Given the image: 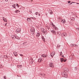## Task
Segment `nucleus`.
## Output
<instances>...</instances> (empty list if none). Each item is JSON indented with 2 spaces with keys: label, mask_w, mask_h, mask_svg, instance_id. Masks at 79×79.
<instances>
[{
  "label": "nucleus",
  "mask_w": 79,
  "mask_h": 79,
  "mask_svg": "<svg viewBox=\"0 0 79 79\" xmlns=\"http://www.w3.org/2000/svg\"><path fill=\"white\" fill-rule=\"evenodd\" d=\"M61 75L64 77H66V78L68 77V74L67 72H64L61 73Z\"/></svg>",
  "instance_id": "nucleus-1"
},
{
  "label": "nucleus",
  "mask_w": 79,
  "mask_h": 79,
  "mask_svg": "<svg viewBox=\"0 0 79 79\" xmlns=\"http://www.w3.org/2000/svg\"><path fill=\"white\" fill-rule=\"evenodd\" d=\"M30 31L31 33L33 34H34L35 33V29L33 27H31L30 29Z\"/></svg>",
  "instance_id": "nucleus-2"
},
{
  "label": "nucleus",
  "mask_w": 79,
  "mask_h": 79,
  "mask_svg": "<svg viewBox=\"0 0 79 79\" xmlns=\"http://www.w3.org/2000/svg\"><path fill=\"white\" fill-rule=\"evenodd\" d=\"M41 31L43 33H44V34H45V35H47V31H44V28H41Z\"/></svg>",
  "instance_id": "nucleus-3"
},
{
  "label": "nucleus",
  "mask_w": 79,
  "mask_h": 79,
  "mask_svg": "<svg viewBox=\"0 0 79 79\" xmlns=\"http://www.w3.org/2000/svg\"><path fill=\"white\" fill-rule=\"evenodd\" d=\"M41 56L43 58H47L48 56V55L47 54H43L41 55Z\"/></svg>",
  "instance_id": "nucleus-4"
},
{
  "label": "nucleus",
  "mask_w": 79,
  "mask_h": 79,
  "mask_svg": "<svg viewBox=\"0 0 79 79\" xmlns=\"http://www.w3.org/2000/svg\"><path fill=\"white\" fill-rule=\"evenodd\" d=\"M42 61H43V59L42 57H40L38 59V61L39 62V63H41V62H42Z\"/></svg>",
  "instance_id": "nucleus-5"
},
{
  "label": "nucleus",
  "mask_w": 79,
  "mask_h": 79,
  "mask_svg": "<svg viewBox=\"0 0 79 79\" xmlns=\"http://www.w3.org/2000/svg\"><path fill=\"white\" fill-rule=\"evenodd\" d=\"M52 27L54 28L55 30H58V28L57 27H56L55 25H53V24H52Z\"/></svg>",
  "instance_id": "nucleus-6"
},
{
  "label": "nucleus",
  "mask_w": 79,
  "mask_h": 79,
  "mask_svg": "<svg viewBox=\"0 0 79 79\" xmlns=\"http://www.w3.org/2000/svg\"><path fill=\"white\" fill-rule=\"evenodd\" d=\"M55 54V52H53L51 53L50 56L52 57H53V56H54Z\"/></svg>",
  "instance_id": "nucleus-7"
},
{
  "label": "nucleus",
  "mask_w": 79,
  "mask_h": 79,
  "mask_svg": "<svg viewBox=\"0 0 79 79\" xmlns=\"http://www.w3.org/2000/svg\"><path fill=\"white\" fill-rule=\"evenodd\" d=\"M51 32L52 33V34H54L56 35V31H55V30H51Z\"/></svg>",
  "instance_id": "nucleus-8"
},
{
  "label": "nucleus",
  "mask_w": 79,
  "mask_h": 79,
  "mask_svg": "<svg viewBox=\"0 0 79 79\" xmlns=\"http://www.w3.org/2000/svg\"><path fill=\"white\" fill-rule=\"evenodd\" d=\"M53 63H50V64H49V66H50V67H52H52H53Z\"/></svg>",
  "instance_id": "nucleus-9"
},
{
  "label": "nucleus",
  "mask_w": 79,
  "mask_h": 79,
  "mask_svg": "<svg viewBox=\"0 0 79 79\" xmlns=\"http://www.w3.org/2000/svg\"><path fill=\"white\" fill-rule=\"evenodd\" d=\"M20 31H21V29L19 28L17 29L16 31V32H20Z\"/></svg>",
  "instance_id": "nucleus-10"
},
{
  "label": "nucleus",
  "mask_w": 79,
  "mask_h": 79,
  "mask_svg": "<svg viewBox=\"0 0 79 79\" xmlns=\"http://www.w3.org/2000/svg\"><path fill=\"white\" fill-rule=\"evenodd\" d=\"M49 13L50 14V15H52V14H53V12L51 10H49Z\"/></svg>",
  "instance_id": "nucleus-11"
},
{
  "label": "nucleus",
  "mask_w": 79,
  "mask_h": 79,
  "mask_svg": "<svg viewBox=\"0 0 79 79\" xmlns=\"http://www.w3.org/2000/svg\"><path fill=\"white\" fill-rule=\"evenodd\" d=\"M63 35H64V37H66L67 36V34H66V33H64Z\"/></svg>",
  "instance_id": "nucleus-12"
},
{
  "label": "nucleus",
  "mask_w": 79,
  "mask_h": 79,
  "mask_svg": "<svg viewBox=\"0 0 79 79\" xmlns=\"http://www.w3.org/2000/svg\"><path fill=\"white\" fill-rule=\"evenodd\" d=\"M40 33H37V34H36V36L37 37H39V36H40Z\"/></svg>",
  "instance_id": "nucleus-13"
},
{
  "label": "nucleus",
  "mask_w": 79,
  "mask_h": 79,
  "mask_svg": "<svg viewBox=\"0 0 79 79\" xmlns=\"http://www.w3.org/2000/svg\"><path fill=\"white\" fill-rule=\"evenodd\" d=\"M69 71V70L68 69V68H65V71H64V72H68Z\"/></svg>",
  "instance_id": "nucleus-14"
},
{
  "label": "nucleus",
  "mask_w": 79,
  "mask_h": 79,
  "mask_svg": "<svg viewBox=\"0 0 79 79\" xmlns=\"http://www.w3.org/2000/svg\"><path fill=\"white\" fill-rule=\"evenodd\" d=\"M61 21L62 23L63 24H64V23H66V21H65V20L64 19L61 20Z\"/></svg>",
  "instance_id": "nucleus-15"
},
{
  "label": "nucleus",
  "mask_w": 79,
  "mask_h": 79,
  "mask_svg": "<svg viewBox=\"0 0 79 79\" xmlns=\"http://www.w3.org/2000/svg\"><path fill=\"white\" fill-rule=\"evenodd\" d=\"M60 61L61 63L63 62V61H64V59L63 58H61L60 59Z\"/></svg>",
  "instance_id": "nucleus-16"
},
{
  "label": "nucleus",
  "mask_w": 79,
  "mask_h": 79,
  "mask_svg": "<svg viewBox=\"0 0 79 79\" xmlns=\"http://www.w3.org/2000/svg\"><path fill=\"white\" fill-rule=\"evenodd\" d=\"M14 54L15 56H16L18 55V53L16 52H14Z\"/></svg>",
  "instance_id": "nucleus-17"
},
{
  "label": "nucleus",
  "mask_w": 79,
  "mask_h": 79,
  "mask_svg": "<svg viewBox=\"0 0 79 79\" xmlns=\"http://www.w3.org/2000/svg\"><path fill=\"white\" fill-rule=\"evenodd\" d=\"M42 39L43 40V41H45V38H44V36H42Z\"/></svg>",
  "instance_id": "nucleus-18"
},
{
  "label": "nucleus",
  "mask_w": 79,
  "mask_h": 79,
  "mask_svg": "<svg viewBox=\"0 0 79 79\" xmlns=\"http://www.w3.org/2000/svg\"><path fill=\"white\" fill-rule=\"evenodd\" d=\"M70 16H72V15H73L74 14L72 12H71L70 13H69Z\"/></svg>",
  "instance_id": "nucleus-19"
},
{
  "label": "nucleus",
  "mask_w": 79,
  "mask_h": 79,
  "mask_svg": "<svg viewBox=\"0 0 79 79\" xmlns=\"http://www.w3.org/2000/svg\"><path fill=\"white\" fill-rule=\"evenodd\" d=\"M15 6H16V4H14V5H12V6L13 8H15Z\"/></svg>",
  "instance_id": "nucleus-20"
},
{
  "label": "nucleus",
  "mask_w": 79,
  "mask_h": 79,
  "mask_svg": "<svg viewBox=\"0 0 79 79\" xmlns=\"http://www.w3.org/2000/svg\"><path fill=\"white\" fill-rule=\"evenodd\" d=\"M27 21H28L29 22V21H31V19L29 18H28L27 19Z\"/></svg>",
  "instance_id": "nucleus-21"
},
{
  "label": "nucleus",
  "mask_w": 79,
  "mask_h": 79,
  "mask_svg": "<svg viewBox=\"0 0 79 79\" xmlns=\"http://www.w3.org/2000/svg\"><path fill=\"white\" fill-rule=\"evenodd\" d=\"M3 20L4 21H5V22H7V21L6 20V19H3Z\"/></svg>",
  "instance_id": "nucleus-22"
},
{
  "label": "nucleus",
  "mask_w": 79,
  "mask_h": 79,
  "mask_svg": "<svg viewBox=\"0 0 79 79\" xmlns=\"http://www.w3.org/2000/svg\"><path fill=\"white\" fill-rule=\"evenodd\" d=\"M16 6H17V7H18V8H19V5L18 4H17Z\"/></svg>",
  "instance_id": "nucleus-23"
},
{
  "label": "nucleus",
  "mask_w": 79,
  "mask_h": 79,
  "mask_svg": "<svg viewBox=\"0 0 79 79\" xmlns=\"http://www.w3.org/2000/svg\"><path fill=\"white\" fill-rule=\"evenodd\" d=\"M33 62H34L33 60H32L31 61L30 63L31 64H32V63H33Z\"/></svg>",
  "instance_id": "nucleus-24"
},
{
  "label": "nucleus",
  "mask_w": 79,
  "mask_h": 79,
  "mask_svg": "<svg viewBox=\"0 0 79 79\" xmlns=\"http://www.w3.org/2000/svg\"><path fill=\"white\" fill-rule=\"evenodd\" d=\"M62 52H60V55H62Z\"/></svg>",
  "instance_id": "nucleus-25"
},
{
  "label": "nucleus",
  "mask_w": 79,
  "mask_h": 79,
  "mask_svg": "<svg viewBox=\"0 0 79 79\" xmlns=\"http://www.w3.org/2000/svg\"><path fill=\"white\" fill-rule=\"evenodd\" d=\"M67 60H66V59L64 60V62H66V61Z\"/></svg>",
  "instance_id": "nucleus-26"
},
{
  "label": "nucleus",
  "mask_w": 79,
  "mask_h": 79,
  "mask_svg": "<svg viewBox=\"0 0 79 79\" xmlns=\"http://www.w3.org/2000/svg\"><path fill=\"white\" fill-rule=\"evenodd\" d=\"M4 78L5 79H6V76H4Z\"/></svg>",
  "instance_id": "nucleus-27"
},
{
  "label": "nucleus",
  "mask_w": 79,
  "mask_h": 79,
  "mask_svg": "<svg viewBox=\"0 0 79 79\" xmlns=\"http://www.w3.org/2000/svg\"><path fill=\"white\" fill-rule=\"evenodd\" d=\"M37 14H38V12H36L35 13V15H37Z\"/></svg>",
  "instance_id": "nucleus-28"
},
{
  "label": "nucleus",
  "mask_w": 79,
  "mask_h": 79,
  "mask_svg": "<svg viewBox=\"0 0 79 79\" xmlns=\"http://www.w3.org/2000/svg\"><path fill=\"white\" fill-rule=\"evenodd\" d=\"M76 29L77 31H79V28H77Z\"/></svg>",
  "instance_id": "nucleus-29"
},
{
  "label": "nucleus",
  "mask_w": 79,
  "mask_h": 79,
  "mask_svg": "<svg viewBox=\"0 0 79 79\" xmlns=\"http://www.w3.org/2000/svg\"><path fill=\"white\" fill-rule=\"evenodd\" d=\"M17 13H19V12H20V11L18 10H17Z\"/></svg>",
  "instance_id": "nucleus-30"
},
{
  "label": "nucleus",
  "mask_w": 79,
  "mask_h": 79,
  "mask_svg": "<svg viewBox=\"0 0 79 79\" xmlns=\"http://www.w3.org/2000/svg\"><path fill=\"white\" fill-rule=\"evenodd\" d=\"M75 70H77V67H75Z\"/></svg>",
  "instance_id": "nucleus-31"
},
{
  "label": "nucleus",
  "mask_w": 79,
  "mask_h": 79,
  "mask_svg": "<svg viewBox=\"0 0 79 79\" xmlns=\"http://www.w3.org/2000/svg\"><path fill=\"white\" fill-rule=\"evenodd\" d=\"M21 56H23V54H19Z\"/></svg>",
  "instance_id": "nucleus-32"
},
{
  "label": "nucleus",
  "mask_w": 79,
  "mask_h": 79,
  "mask_svg": "<svg viewBox=\"0 0 79 79\" xmlns=\"http://www.w3.org/2000/svg\"><path fill=\"white\" fill-rule=\"evenodd\" d=\"M15 13H18V11H17V10H16L15 11Z\"/></svg>",
  "instance_id": "nucleus-33"
},
{
  "label": "nucleus",
  "mask_w": 79,
  "mask_h": 79,
  "mask_svg": "<svg viewBox=\"0 0 79 79\" xmlns=\"http://www.w3.org/2000/svg\"><path fill=\"white\" fill-rule=\"evenodd\" d=\"M68 2V3H69L71 2L70 1H69Z\"/></svg>",
  "instance_id": "nucleus-34"
},
{
  "label": "nucleus",
  "mask_w": 79,
  "mask_h": 79,
  "mask_svg": "<svg viewBox=\"0 0 79 79\" xmlns=\"http://www.w3.org/2000/svg\"><path fill=\"white\" fill-rule=\"evenodd\" d=\"M72 3H76V2H72Z\"/></svg>",
  "instance_id": "nucleus-35"
},
{
  "label": "nucleus",
  "mask_w": 79,
  "mask_h": 79,
  "mask_svg": "<svg viewBox=\"0 0 79 79\" xmlns=\"http://www.w3.org/2000/svg\"><path fill=\"white\" fill-rule=\"evenodd\" d=\"M70 45H71V46H72V47H73V44H72Z\"/></svg>",
  "instance_id": "nucleus-36"
},
{
  "label": "nucleus",
  "mask_w": 79,
  "mask_h": 79,
  "mask_svg": "<svg viewBox=\"0 0 79 79\" xmlns=\"http://www.w3.org/2000/svg\"><path fill=\"white\" fill-rule=\"evenodd\" d=\"M31 19H33V18H35H35H33V17H31Z\"/></svg>",
  "instance_id": "nucleus-37"
},
{
  "label": "nucleus",
  "mask_w": 79,
  "mask_h": 79,
  "mask_svg": "<svg viewBox=\"0 0 79 79\" xmlns=\"http://www.w3.org/2000/svg\"><path fill=\"white\" fill-rule=\"evenodd\" d=\"M12 39H15V38H14V37H12Z\"/></svg>",
  "instance_id": "nucleus-38"
},
{
  "label": "nucleus",
  "mask_w": 79,
  "mask_h": 79,
  "mask_svg": "<svg viewBox=\"0 0 79 79\" xmlns=\"http://www.w3.org/2000/svg\"><path fill=\"white\" fill-rule=\"evenodd\" d=\"M62 57H64V55H62Z\"/></svg>",
  "instance_id": "nucleus-39"
},
{
  "label": "nucleus",
  "mask_w": 79,
  "mask_h": 79,
  "mask_svg": "<svg viewBox=\"0 0 79 79\" xmlns=\"http://www.w3.org/2000/svg\"><path fill=\"white\" fill-rule=\"evenodd\" d=\"M76 3H77V4L78 5H79V3H76Z\"/></svg>",
  "instance_id": "nucleus-40"
},
{
  "label": "nucleus",
  "mask_w": 79,
  "mask_h": 79,
  "mask_svg": "<svg viewBox=\"0 0 79 79\" xmlns=\"http://www.w3.org/2000/svg\"><path fill=\"white\" fill-rule=\"evenodd\" d=\"M73 4V3H71L70 4V5H72V4Z\"/></svg>",
  "instance_id": "nucleus-41"
},
{
  "label": "nucleus",
  "mask_w": 79,
  "mask_h": 79,
  "mask_svg": "<svg viewBox=\"0 0 79 79\" xmlns=\"http://www.w3.org/2000/svg\"><path fill=\"white\" fill-rule=\"evenodd\" d=\"M39 16H40V14H39Z\"/></svg>",
  "instance_id": "nucleus-42"
},
{
  "label": "nucleus",
  "mask_w": 79,
  "mask_h": 79,
  "mask_svg": "<svg viewBox=\"0 0 79 79\" xmlns=\"http://www.w3.org/2000/svg\"><path fill=\"white\" fill-rule=\"evenodd\" d=\"M73 19H72L73 20H74V19H74V18H73Z\"/></svg>",
  "instance_id": "nucleus-43"
},
{
  "label": "nucleus",
  "mask_w": 79,
  "mask_h": 79,
  "mask_svg": "<svg viewBox=\"0 0 79 79\" xmlns=\"http://www.w3.org/2000/svg\"><path fill=\"white\" fill-rule=\"evenodd\" d=\"M48 29H50V28H49V27H48Z\"/></svg>",
  "instance_id": "nucleus-44"
},
{
  "label": "nucleus",
  "mask_w": 79,
  "mask_h": 79,
  "mask_svg": "<svg viewBox=\"0 0 79 79\" xmlns=\"http://www.w3.org/2000/svg\"><path fill=\"white\" fill-rule=\"evenodd\" d=\"M6 2H8V0H5Z\"/></svg>",
  "instance_id": "nucleus-45"
},
{
  "label": "nucleus",
  "mask_w": 79,
  "mask_h": 79,
  "mask_svg": "<svg viewBox=\"0 0 79 79\" xmlns=\"http://www.w3.org/2000/svg\"><path fill=\"white\" fill-rule=\"evenodd\" d=\"M60 37V35H58V37Z\"/></svg>",
  "instance_id": "nucleus-46"
},
{
  "label": "nucleus",
  "mask_w": 79,
  "mask_h": 79,
  "mask_svg": "<svg viewBox=\"0 0 79 79\" xmlns=\"http://www.w3.org/2000/svg\"><path fill=\"white\" fill-rule=\"evenodd\" d=\"M58 33H59L58 32L57 34H58Z\"/></svg>",
  "instance_id": "nucleus-47"
},
{
  "label": "nucleus",
  "mask_w": 79,
  "mask_h": 79,
  "mask_svg": "<svg viewBox=\"0 0 79 79\" xmlns=\"http://www.w3.org/2000/svg\"><path fill=\"white\" fill-rule=\"evenodd\" d=\"M18 77H19V75H17Z\"/></svg>",
  "instance_id": "nucleus-48"
},
{
  "label": "nucleus",
  "mask_w": 79,
  "mask_h": 79,
  "mask_svg": "<svg viewBox=\"0 0 79 79\" xmlns=\"http://www.w3.org/2000/svg\"><path fill=\"white\" fill-rule=\"evenodd\" d=\"M15 38H16V39H18V38H16V37H15Z\"/></svg>",
  "instance_id": "nucleus-49"
},
{
  "label": "nucleus",
  "mask_w": 79,
  "mask_h": 79,
  "mask_svg": "<svg viewBox=\"0 0 79 79\" xmlns=\"http://www.w3.org/2000/svg\"><path fill=\"white\" fill-rule=\"evenodd\" d=\"M5 26H6V25H5Z\"/></svg>",
  "instance_id": "nucleus-50"
},
{
  "label": "nucleus",
  "mask_w": 79,
  "mask_h": 79,
  "mask_svg": "<svg viewBox=\"0 0 79 79\" xmlns=\"http://www.w3.org/2000/svg\"><path fill=\"white\" fill-rule=\"evenodd\" d=\"M3 18H4V17H3Z\"/></svg>",
  "instance_id": "nucleus-51"
},
{
  "label": "nucleus",
  "mask_w": 79,
  "mask_h": 79,
  "mask_svg": "<svg viewBox=\"0 0 79 79\" xmlns=\"http://www.w3.org/2000/svg\"><path fill=\"white\" fill-rule=\"evenodd\" d=\"M0 42H1V41L0 40Z\"/></svg>",
  "instance_id": "nucleus-52"
},
{
  "label": "nucleus",
  "mask_w": 79,
  "mask_h": 79,
  "mask_svg": "<svg viewBox=\"0 0 79 79\" xmlns=\"http://www.w3.org/2000/svg\"><path fill=\"white\" fill-rule=\"evenodd\" d=\"M20 77H21V76H20Z\"/></svg>",
  "instance_id": "nucleus-53"
}]
</instances>
